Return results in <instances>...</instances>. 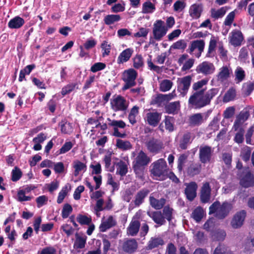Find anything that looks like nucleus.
I'll list each match as a JSON object with an SVG mask.
<instances>
[{"mask_svg": "<svg viewBox=\"0 0 254 254\" xmlns=\"http://www.w3.org/2000/svg\"><path fill=\"white\" fill-rule=\"evenodd\" d=\"M206 89H202L194 92L190 96L188 103L192 108L199 109L209 105L211 100L218 93L219 89L213 88L205 92Z\"/></svg>", "mask_w": 254, "mask_h": 254, "instance_id": "f257e3e1", "label": "nucleus"}, {"mask_svg": "<svg viewBox=\"0 0 254 254\" xmlns=\"http://www.w3.org/2000/svg\"><path fill=\"white\" fill-rule=\"evenodd\" d=\"M232 207V204L228 201L221 204L219 201L216 200L209 206V214H214L218 219H224L229 215Z\"/></svg>", "mask_w": 254, "mask_h": 254, "instance_id": "f03ea898", "label": "nucleus"}, {"mask_svg": "<svg viewBox=\"0 0 254 254\" xmlns=\"http://www.w3.org/2000/svg\"><path fill=\"white\" fill-rule=\"evenodd\" d=\"M151 167L150 172L154 179L162 181L167 178L169 168L164 159L160 158L154 161L152 163Z\"/></svg>", "mask_w": 254, "mask_h": 254, "instance_id": "7ed1b4c3", "label": "nucleus"}, {"mask_svg": "<svg viewBox=\"0 0 254 254\" xmlns=\"http://www.w3.org/2000/svg\"><path fill=\"white\" fill-rule=\"evenodd\" d=\"M150 159L143 151H140L132 162L134 172L140 179L143 176L145 166L150 162Z\"/></svg>", "mask_w": 254, "mask_h": 254, "instance_id": "20e7f679", "label": "nucleus"}, {"mask_svg": "<svg viewBox=\"0 0 254 254\" xmlns=\"http://www.w3.org/2000/svg\"><path fill=\"white\" fill-rule=\"evenodd\" d=\"M241 186L245 188L254 186V176L249 167H245L238 174Z\"/></svg>", "mask_w": 254, "mask_h": 254, "instance_id": "39448f33", "label": "nucleus"}, {"mask_svg": "<svg viewBox=\"0 0 254 254\" xmlns=\"http://www.w3.org/2000/svg\"><path fill=\"white\" fill-rule=\"evenodd\" d=\"M110 105L111 109L114 112H125L128 107L129 102L122 95L116 94L111 99Z\"/></svg>", "mask_w": 254, "mask_h": 254, "instance_id": "423d86ee", "label": "nucleus"}, {"mask_svg": "<svg viewBox=\"0 0 254 254\" xmlns=\"http://www.w3.org/2000/svg\"><path fill=\"white\" fill-rule=\"evenodd\" d=\"M137 76V71L133 68L125 70L123 73L122 79L125 83L122 88V90L126 91L134 86L136 84L135 79Z\"/></svg>", "mask_w": 254, "mask_h": 254, "instance_id": "0eeeda50", "label": "nucleus"}, {"mask_svg": "<svg viewBox=\"0 0 254 254\" xmlns=\"http://www.w3.org/2000/svg\"><path fill=\"white\" fill-rule=\"evenodd\" d=\"M168 29L162 20H157L153 24L152 33L153 37L157 41H160L166 34Z\"/></svg>", "mask_w": 254, "mask_h": 254, "instance_id": "6e6552de", "label": "nucleus"}, {"mask_svg": "<svg viewBox=\"0 0 254 254\" xmlns=\"http://www.w3.org/2000/svg\"><path fill=\"white\" fill-rule=\"evenodd\" d=\"M192 77L187 75L178 80V91L183 96L187 95L190 86Z\"/></svg>", "mask_w": 254, "mask_h": 254, "instance_id": "1a4fd4ad", "label": "nucleus"}, {"mask_svg": "<svg viewBox=\"0 0 254 254\" xmlns=\"http://www.w3.org/2000/svg\"><path fill=\"white\" fill-rule=\"evenodd\" d=\"M213 150L208 145L201 146L199 150V158L200 161L203 164L210 162Z\"/></svg>", "mask_w": 254, "mask_h": 254, "instance_id": "9d476101", "label": "nucleus"}, {"mask_svg": "<svg viewBox=\"0 0 254 254\" xmlns=\"http://www.w3.org/2000/svg\"><path fill=\"white\" fill-rule=\"evenodd\" d=\"M247 212L245 210H241L237 212L233 216L231 221V226L234 229L241 228L244 224Z\"/></svg>", "mask_w": 254, "mask_h": 254, "instance_id": "9b49d317", "label": "nucleus"}, {"mask_svg": "<svg viewBox=\"0 0 254 254\" xmlns=\"http://www.w3.org/2000/svg\"><path fill=\"white\" fill-rule=\"evenodd\" d=\"M146 146L150 153L156 154L163 148V143L160 139L152 138L146 142Z\"/></svg>", "mask_w": 254, "mask_h": 254, "instance_id": "f8f14e48", "label": "nucleus"}, {"mask_svg": "<svg viewBox=\"0 0 254 254\" xmlns=\"http://www.w3.org/2000/svg\"><path fill=\"white\" fill-rule=\"evenodd\" d=\"M186 188L185 190V194L186 198L189 201H192L196 197L197 195V185L195 182H191L189 183H185Z\"/></svg>", "mask_w": 254, "mask_h": 254, "instance_id": "ddd939ff", "label": "nucleus"}, {"mask_svg": "<svg viewBox=\"0 0 254 254\" xmlns=\"http://www.w3.org/2000/svg\"><path fill=\"white\" fill-rule=\"evenodd\" d=\"M123 251L127 254H132L137 250L138 244L134 239L125 240L121 246Z\"/></svg>", "mask_w": 254, "mask_h": 254, "instance_id": "4468645a", "label": "nucleus"}, {"mask_svg": "<svg viewBox=\"0 0 254 254\" xmlns=\"http://www.w3.org/2000/svg\"><path fill=\"white\" fill-rule=\"evenodd\" d=\"M162 117V113L157 112H148L144 118L145 122L150 126L155 127L159 124Z\"/></svg>", "mask_w": 254, "mask_h": 254, "instance_id": "2eb2a0df", "label": "nucleus"}, {"mask_svg": "<svg viewBox=\"0 0 254 254\" xmlns=\"http://www.w3.org/2000/svg\"><path fill=\"white\" fill-rule=\"evenodd\" d=\"M75 238L73 248L76 250L84 249L86 244L87 237L82 232H76L75 234Z\"/></svg>", "mask_w": 254, "mask_h": 254, "instance_id": "dca6fc26", "label": "nucleus"}, {"mask_svg": "<svg viewBox=\"0 0 254 254\" xmlns=\"http://www.w3.org/2000/svg\"><path fill=\"white\" fill-rule=\"evenodd\" d=\"M205 46V42L203 40H196L190 42L189 47V53L191 54L195 49H197L198 53L196 54V57L199 58L201 53L203 52Z\"/></svg>", "mask_w": 254, "mask_h": 254, "instance_id": "f3484780", "label": "nucleus"}, {"mask_svg": "<svg viewBox=\"0 0 254 254\" xmlns=\"http://www.w3.org/2000/svg\"><path fill=\"white\" fill-rule=\"evenodd\" d=\"M214 69V66L212 63L203 62L196 67V71L198 73H201L207 75L212 73Z\"/></svg>", "mask_w": 254, "mask_h": 254, "instance_id": "a211bd4d", "label": "nucleus"}, {"mask_svg": "<svg viewBox=\"0 0 254 254\" xmlns=\"http://www.w3.org/2000/svg\"><path fill=\"white\" fill-rule=\"evenodd\" d=\"M203 10V4L201 3H195L192 4L189 9V14L190 16L195 19H198Z\"/></svg>", "mask_w": 254, "mask_h": 254, "instance_id": "6ab92c4d", "label": "nucleus"}, {"mask_svg": "<svg viewBox=\"0 0 254 254\" xmlns=\"http://www.w3.org/2000/svg\"><path fill=\"white\" fill-rule=\"evenodd\" d=\"M211 189L209 183L206 182L203 184L200 191V201L202 203H207L211 197Z\"/></svg>", "mask_w": 254, "mask_h": 254, "instance_id": "aec40b11", "label": "nucleus"}, {"mask_svg": "<svg viewBox=\"0 0 254 254\" xmlns=\"http://www.w3.org/2000/svg\"><path fill=\"white\" fill-rule=\"evenodd\" d=\"M140 223L138 220L133 217L128 226L127 228V234L129 236H136L139 230Z\"/></svg>", "mask_w": 254, "mask_h": 254, "instance_id": "412c9836", "label": "nucleus"}, {"mask_svg": "<svg viewBox=\"0 0 254 254\" xmlns=\"http://www.w3.org/2000/svg\"><path fill=\"white\" fill-rule=\"evenodd\" d=\"M147 214L156 224L160 226L165 224L166 220L160 211H148Z\"/></svg>", "mask_w": 254, "mask_h": 254, "instance_id": "4be33fe9", "label": "nucleus"}, {"mask_svg": "<svg viewBox=\"0 0 254 254\" xmlns=\"http://www.w3.org/2000/svg\"><path fill=\"white\" fill-rule=\"evenodd\" d=\"M230 42L234 46H238L241 45L244 40L242 32L237 30H233L231 33Z\"/></svg>", "mask_w": 254, "mask_h": 254, "instance_id": "5701e85b", "label": "nucleus"}, {"mask_svg": "<svg viewBox=\"0 0 254 254\" xmlns=\"http://www.w3.org/2000/svg\"><path fill=\"white\" fill-rule=\"evenodd\" d=\"M149 192V190L147 189H143L138 191L133 200L135 206H139L144 202L145 198L148 195Z\"/></svg>", "mask_w": 254, "mask_h": 254, "instance_id": "b1692460", "label": "nucleus"}, {"mask_svg": "<svg viewBox=\"0 0 254 254\" xmlns=\"http://www.w3.org/2000/svg\"><path fill=\"white\" fill-rule=\"evenodd\" d=\"M164 245V241L161 237H151L147 243L146 249L147 250H151L153 249L159 248V246H162Z\"/></svg>", "mask_w": 254, "mask_h": 254, "instance_id": "393cba45", "label": "nucleus"}, {"mask_svg": "<svg viewBox=\"0 0 254 254\" xmlns=\"http://www.w3.org/2000/svg\"><path fill=\"white\" fill-rule=\"evenodd\" d=\"M117 222L112 216H110L106 220L102 222L100 226L99 230L101 232H106L108 229L116 226Z\"/></svg>", "mask_w": 254, "mask_h": 254, "instance_id": "a878e982", "label": "nucleus"}, {"mask_svg": "<svg viewBox=\"0 0 254 254\" xmlns=\"http://www.w3.org/2000/svg\"><path fill=\"white\" fill-rule=\"evenodd\" d=\"M180 108V101H175L169 103L165 106V112L169 114H176Z\"/></svg>", "mask_w": 254, "mask_h": 254, "instance_id": "bb28decb", "label": "nucleus"}, {"mask_svg": "<svg viewBox=\"0 0 254 254\" xmlns=\"http://www.w3.org/2000/svg\"><path fill=\"white\" fill-rule=\"evenodd\" d=\"M203 122V116L201 113L194 114L189 117V124L190 126H200Z\"/></svg>", "mask_w": 254, "mask_h": 254, "instance_id": "cd10ccee", "label": "nucleus"}, {"mask_svg": "<svg viewBox=\"0 0 254 254\" xmlns=\"http://www.w3.org/2000/svg\"><path fill=\"white\" fill-rule=\"evenodd\" d=\"M24 23V20L20 16H17L9 20L8 26L11 29H18L21 28Z\"/></svg>", "mask_w": 254, "mask_h": 254, "instance_id": "c85d7f7f", "label": "nucleus"}, {"mask_svg": "<svg viewBox=\"0 0 254 254\" xmlns=\"http://www.w3.org/2000/svg\"><path fill=\"white\" fill-rule=\"evenodd\" d=\"M133 53L131 49L127 48L124 50L119 56L117 59L118 64H123L129 60Z\"/></svg>", "mask_w": 254, "mask_h": 254, "instance_id": "c756f323", "label": "nucleus"}, {"mask_svg": "<svg viewBox=\"0 0 254 254\" xmlns=\"http://www.w3.org/2000/svg\"><path fill=\"white\" fill-rule=\"evenodd\" d=\"M166 199L164 198L157 199L152 196H149L150 204L155 209L159 210L162 208L166 203Z\"/></svg>", "mask_w": 254, "mask_h": 254, "instance_id": "7c9ffc66", "label": "nucleus"}, {"mask_svg": "<svg viewBox=\"0 0 254 254\" xmlns=\"http://www.w3.org/2000/svg\"><path fill=\"white\" fill-rule=\"evenodd\" d=\"M201 169V164L199 163H192L188 167L187 172L189 176L193 177L199 174L200 172Z\"/></svg>", "mask_w": 254, "mask_h": 254, "instance_id": "2f4dec72", "label": "nucleus"}, {"mask_svg": "<svg viewBox=\"0 0 254 254\" xmlns=\"http://www.w3.org/2000/svg\"><path fill=\"white\" fill-rule=\"evenodd\" d=\"M71 190V185L67 183L62 189L58 194L57 202L58 204L61 203L65 196L67 195L68 191Z\"/></svg>", "mask_w": 254, "mask_h": 254, "instance_id": "473e14b6", "label": "nucleus"}, {"mask_svg": "<svg viewBox=\"0 0 254 254\" xmlns=\"http://www.w3.org/2000/svg\"><path fill=\"white\" fill-rule=\"evenodd\" d=\"M121 19V17L119 14H108L104 18V23L107 25H110L118 22Z\"/></svg>", "mask_w": 254, "mask_h": 254, "instance_id": "72a5a7b5", "label": "nucleus"}, {"mask_svg": "<svg viewBox=\"0 0 254 254\" xmlns=\"http://www.w3.org/2000/svg\"><path fill=\"white\" fill-rule=\"evenodd\" d=\"M254 90V81H249L244 83L243 85L242 91L243 93L246 96L251 95Z\"/></svg>", "mask_w": 254, "mask_h": 254, "instance_id": "f704fd0d", "label": "nucleus"}, {"mask_svg": "<svg viewBox=\"0 0 254 254\" xmlns=\"http://www.w3.org/2000/svg\"><path fill=\"white\" fill-rule=\"evenodd\" d=\"M191 138V133L187 132L184 134L182 138L181 139L179 147L183 150H185L187 148L188 144L190 143Z\"/></svg>", "mask_w": 254, "mask_h": 254, "instance_id": "c9c22d12", "label": "nucleus"}, {"mask_svg": "<svg viewBox=\"0 0 254 254\" xmlns=\"http://www.w3.org/2000/svg\"><path fill=\"white\" fill-rule=\"evenodd\" d=\"M61 127V131L64 134H70L73 130L71 124L67 123L65 120L62 121L59 123Z\"/></svg>", "mask_w": 254, "mask_h": 254, "instance_id": "e433bc0d", "label": "nucleus"}, {"mask_svg": "<svg viewBox=\"0 0 254 254\" xmlns=\"http://www.w3.org/2000/svg\"><path fill=\"white\" fill-rule=\"evenodd\" d=\"M203 210L200 206H197L192 212L191 217L197 222L201 221L203 216Z\"/></svg>", "mask_w": 254, "mask_h": 254, "instance_id": "4c0bfd02", "label": "nucleus"}, {"mask_svg": "<svg viewBox=\"0 0 254 254\" xmlns=\"http://www.w3.org/2000/svg\"><path fill=\"white\" fill-rule=\"evenodd\" d=\"M235 78L236 83H240L243 81L246 77V73L242 67L238 66L235 71Z\"/></svg>", "mask_w": 254, "mask_h": 254, "instance_id": "58836bf2", "label": "nucleus"}, {"mask_svg": "<svg viewBox=\"0 0 254 254\" xmlns=\"http://www.w3.org/2000/svg\"><path fill=\"white\" fill-rule=\"evenodd\" d=\"M164 122L165 123V129L169 132H172L174 129L175 119L174 117L166 116H165Z\"/></svg>", "mask_w": 254, "mask_h": 254, "instance_id": "ea45409f", "label": "nucleus"}, {"mask_svg": "<svg viewBox=\"0 0 254 254\" xmlns=\"http://www.w3.org/2000/svg\"><path fill=\"white\" fill-rule=\"evenodd\" d=\"M116 146L123 150H127L131 148L132 146L129 141H124L121 139H117L116 140Z\"/></svg>", "mask_w": 254, "mask_h": 254, "instance_id": "a19ab883", "label": "nucleus"}, {"mask_svg": "<svg viewBox=\"0 0 254 254\" xmlns=\"http://www.w3.org/2000/svg\"><path fill=\"white\" fill-rule=\"evenodd\" d=\"M230 70L226 66H223L220 69V71L217 75L218 79L221 80H224L227 79L230 76Z\"/></svg>", "mask_w": 254, "mask_h": 254, "instance_id": "79ce46f5", "label": "nucleus"}, {"mask_svg": "<svg viewBox=\"0 0 254 254\" xmlns=\"http://www.w3.org/2000/svg\"><path fill=\"white\" fill-rule=\"evenodd\" d=\"M155 10V5L150 1H147L142 4V12L143 13H149Z\"/></svg>", "mask_w": 254, "mask_h": 254, "instance_id": "37998d69", "label": "nucleus"}, {"mask_svg": "<svg viewBox=\"0 0 254 254\" xmlns=\"http://www.w3.org/2000/svg\"><path fill=\"white\" fill-rule=\"evenodd\" d=\"M236 96V90L233 88L229 89L224 94L223 98L224 102L227 103L233 100Z\"/></svg>", "mask_w": 254, "mask_h": 254, "instance_id": "c03bdc74", "label": "nucleus"}, {"mask_svg": "<svg viewBox=\"0 0 254 254\" xmlns=\"http://www.w3.org/2000/svg\"><path fill=\"white\" fill-rule=\"evenodd\" d=\"M76 220L81 225H89L92 222V218L90 216L88 217L85 215L79 214L76 217Z\"/></svg>", "mask_w": 254, "mask_h": 254, "instance_id": "a18cd8bd", "label": "nucleus"}, {"mask_svg": "<svg viewBox=\"0 0 254 254\" xmlns=\"http://www.w3.org/2000/svg\"><path fill=\"white\" fill-rule=\"evenodd\" d=\"M173 85V82L169 79H164L160 84L159 89L161 91L166 92L169 91Z\"/></svg>", "mask_w": 254, "mask_h": 254, "instance_id": "49530a36", "label": "nucleus"}, {"mask_svg": "<svg viewBox=\"0 0 254 254\" xmlns=\"http://www.w3.org/2000/svg\"><path fill=\"white\" fill-rule=\"evenodd\" d=\"M117 165L118 166V168H117V173L119 174L121 176H125L128 171L127 165L126 163L121 161L118 163Z\"/></svg>", "mask_w": 254, "mask_h": 254, "instance_id": "de8ad7c7", "label": "nucleus"}, {"mask_svg": "<svg viewBox=\"0 0 254 254\" xmlns=\"http://www.w3.org/2000/svg\"><path fill=\"white\" fill-rule=\"evenodd\" d=\"M22 176V172L17 166L14 168L11 172V180L13 182H17L20 179Z\"/></svg>", "mask_w": 254, "mask_h": 254, "instance_id": "09e8293b", "label": "nucleus"}, {"mask_svg": "<svg viewBox=\"0 0 254 254\" xmlns=\"http://www.w3.org/2000/svg\"><path fill=\"white\" fill-rule=\"evenodd\" d=\"M77 85L76 83L68 84L63 87L61 91V94L63 96H65L73 91Z\"/></svg>", "mask_w": 254, "mask_h": 254, "instance_id": "8fccbe9b", "label": "nucleus"}, {"mask_svg": "<svg viewBox=\"0 0 254 254\" xmlns=\"http://www.w3.org/2000/svg\"><path fill=\"white\" fill-rule=\"evenodd\" d=\"M173 208H171L169 206H165L163 209V215L164 219H166L169 222H170L172 218Z\"/></svg>", "mask_w": 254, "mask_h": 254, "instance_id": "3c124183", "label": "nucleus"}, {"mask_svg": "<svg viewBox=\"0 0 254 254\" xmlns=\"http://www.w3.org/2000/svg\"><path fill=\"white\" fill-rule=\"evenodd\" d=\"M226 10L224 7H221L218 10L212 9L211 10V16L212 18L218 19L222 17L226 13Z\"/></svg>", "mask_w": 254, "mask_h": 254, "instance_id": "603ef678", "label": "nucleus"}, {"mask_svg": "<svg viewBox=\"0 0 254 254\" xmlns=\"http://www.w3.org/2000/svg\"><path fill=\"white\" fill-rule=\"evenodd\" d=\"M133 67L136 69L142 67L144 65L143 58L141 55H136L133 59Z\"/></svg>", "mask_w": 254, "mask_h": 254, "instance_id": "864d4df0", "label": "nucleus"}, {"mask_svg": "<svg viewBox=\"0 0 254 254\" xmlns=\"http://www.w3.org/2000/svg\"><path fill=\"white\" fill-rule=\"evenodd\" d=\"M73 210L71 205L68 203L64 204L62 212V216L64 219L67 218Z\"/></svg>", "mask_w": 254, "mask_h": 254, "instance_id": "5fc2aeb1", "label": "nucleus"}, {"mask_svg": "<svg viewBox=\"0 0 254 254\" xmlns=\"http://www.w3.org/2000/svg\"><path fill=\"white\" fill-rule=\"evenodd\" d=\"M207 82L208 80L204 79L198 81L197 82H195L192 84V90L194 92L198 91L199 90L203 89V86L204 85H206L207 84Z\"/></svg>", "mask_w": 254, "mask_h": 254, "instance_id": "6e6d98bb", "label": "nucleus"}, {"mask_svg": "<svg viewBox=\"0 0 254 254\" xmlns=\"http://www.w3.org/2000/svg\"><path fill=\"white\" fill-rule=\"evenodd\" d=\"M106 41H104L101 45V48L103 51L102 57L104 58L109 55L111 49V45H108Z\"/></svg>", "mask_w": 254, "mask_h": 254, "instance_id": "4d7b16f0", "label": "nucleus"}, {"mask_svg": "<svg viewBox=\"0 0 254 254\" xmlns=\"http://www.w3.org/2000/svg\"><path fill=\"white\" fill-rule=\"evenodd\" d=\"M106 67V64L105 63L101 62L96 63L91 66L90 70L92 72H96L105 69Z\"/></svg>", "mask_w": 254, "mask_h": 254, "instance_id": "13d9d810", "label": "nucleus"}, {"mask_svg": "<svg viewBox=\"0 0 254 254\" xmlns=\"http://www.w3.org/2000/svg\"><path fill=\"white\" fill-rule=\"evenodd\" d=\"M222 160L228 168H230L231 167V163L232 161V154H230L229 153H223Z\"/></svg>", "mask_w": 254, "mask_h": 254, "instance_id": "bf43d9fd", "label": "nucleus"}, {"mask_svg": "<svg viewBox=\"0 0 254 254\" xmlns=\"http://www.w3.org/2000/svg\"><path fill=\"white\" fill-rule=\"evenodd\" d=\"M245 130L242 128L241 127L238 132H237L235 134V136L234 137V141L240 144L242 143L244 141V133Z\"/></svg>", "mask_w": 254, "mask_h": 254, "instance_id": "052dcab7", "label": "nucleus"}, {"mask_svg": "<svg viewBox=\"0 0 254 254\" xmlns=\"http://www.w3.org/2000/svg\"><path fill=\"white\" fill-rule=\"evenodd\" d=\"M187 43L184 40H180L174 43L171 48L174 49H181L184 50L187 47Z\"/></svg>", "mask_w": 254, "mask_h": 254, "instance_id": "680f3d73", "label": "nucleus"}, {"mask_svg": "<svg viewBox=\"0 0 254 254\" xmlns=\"http://www.w3.org/2000/svg\"><path fill=\"white\" fill-rule=\"evenodd\" d=\"M72 146L73 144L71 141L65 142L59 150V154L66 153L72 148Z\"/></svg>", "mask_w": 254, "mask_h": 254, "instance_id": "e2e57ef3", "label": "nucleus"}, {"mask_svg": "<svg viewBox=\"0 0 254 254\" xmlns=\"http://www.w3.org/2000/svg\"><path fill=\"white\" fill-rule=\"evenodd\" d=\"M61 229L65 233L66 237H69L74 233V229L68 224H65L61 226Z\"/></svg>", "mask_w": 254, "mask_h": 254, "instance_id": "0e129e2a", "label": "nucleus"}, {"mask_svg": "<svg viewBox=\"0 0 254 254\" xmlns=\"http://www.w3.org/2000/svg\"><path fill=\"white\" fill-rule=\"evenodd\" d=\"M26 192L23 190H20L17 192V200L19 202H23L25 201H30L32 199L31 196H26Z\"/></svg>", "mask_w": 254, "mask_h": 254, "instance_id": "69168bd1", "label": "nucleus"}, {"mask_svg": "<svg viewBox=\"0 0 254 254\" xmlns=\"http://www.w3.org/2000/svg\"><path fill=\"white\" fill-rule=\"evenodd\" d=\"M251 150L249 147L243 149L241 152V157L242 159L245 161H248L251 157Z\"/></svg>", "mask_w": 254, "mask_h": 254, "instance_id": "338daca9", "label": "nucleus"}, {"mask_svg": "<svg viewBox=\"0 0 254 254\" xmlns=\"http://www.w3.org/2000/svg\"><path fill=\"white\" fill-rule=\"evenodd\" d=\"M97 44V41L92 38L90 39H88L84 44L83 47L85 50H89L92 48H93L95 47Z\"/></svg>", "mask_w": 254, "mask_h": 254, "instance_id": "774afa93", "label": "nucleus"}]
</instances>
